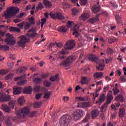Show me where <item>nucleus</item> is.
I'll list each match as a JSON object with an SVG mask.
<instances>
[{"mask_svg": "<svg viewBox=\"0 0 126 126\" xmlns=\"http://www.w3.org/2000/svg\"><path fill=\"white\" fill-rule=\"evenodd\" d=\"M126 114V111L125 110V109L121 108L120 110L119 111V116L120 117V118H123L125 115Z\"/></svg>", "mask_w": 126, "mask_h": 126, "instance_id": "33", "label": "nucleus"}, {"mask_svg": "<svg viewBox=\"0 0 126 126\" xmlns=\"http://www.w3.org/2000/svg\"><path fill=\"white\" fill-rule=\"evenodd\" d=\"M51 92L44 93V98H45V99H49L51 97Z\"/></svg>", "mask_w": 126, "mask_h": 126, "instance_id": "37", "label": "nucleus"}, {"mask_svg": "<svg viewBox=\"0 0 126 126\" xmlns=\"http://www.w3.org/2000/svg\"><path fill=\"white\" fill-rule=\"evenodd\" d=\"M106 63H112L113 61V58L109 57L107 59H105Z\"/></svg>", "mask_w": 126, "mask_h": 126, "instance_id": "47", "label": "nucleus"}, {"mask_svg": "<svg viewBox=\"0 0 126 126\" xmlns=\"http://www.w3.org/2000/svg\"><path fill=\"white\" fill-rule=\"evenodd\" d=\"M89 14L88 13H83L79 18L80 20H86L89 18Z\"/></svg>", "mask_w": 126, "mask_h": 126, "instance_id": "25", "label": "nucleus"}, {"mask_svg": "<svg viewBox=\"0 0 126 126\" xmlns=\"http://www.w3.org/2000/svg\"><path fill=\"white\" fill-rule=\"evenodd\" d=\"M22 79H23V76L17 77L14 78L15 81H18V80H20V81L17 83L18 85H23V84L25 83V81Z\"/></svg>", "mask_w": 126, "mask_h": 126, "instance_id": "16", "label": "nucleus"}, {"mask_svg": "<svg viewBox=\"0 0 126 126\" xmlns=\"http://www.w3.org/2000/svg\"><path fill=\"white\" fill-rule=\"evenodd\" d=\"M115 19L117 23H121L122 22V18L118 15L115 16Z\"/></svg>", "mask_w": 126, "mask_h": 126, "instance_id": "39", "label": "nucleus"}, {"mask_svg": "<svg viewBox=\"0 0 126 126\" xmlns=\"http://www.w3.org/2000/svg\"><path fill=\"white\" fill-rule=\"evenodd\" d=\"M10 31H15L16 32H20V29L18 28H15L13 27H11L10 28Z\"/></svg>", "mask_w": 126, "mask_h": 126, "instance_id": "38", "label": "nucleus"}, {"mask_svg": "<svg viewBox=\"0 0 126 126\" xmlns=\"http://www.w3.org/2000/svg\"><path fill=\"white\" fill-rule=\"evenodd\" d=\"M103 72H96L95 73L94 75V77L95 78H100V77H101V76H103Z\"/></svg>", "mask_w": 126, "mask_h": 126, "instance_id": "32", "label": "nucleus"}, {"mask_svg": "<svg viewBox=\"0 0 126 126\" xmlns=\"http://www.w3.org/2000/svg\"><path fill=\"white\" fill-rule=\"evenodd\" d=\"M73 30L74 32H73V35H75L76 37H77L78 35V30H79V25H75L74 27L73 28Z\"/></svg>", "mask_w": 126, "mask_h": 126, "instance_id": "17", "label": "nucleus"}, {"mask_svg": "<svg viewBox=\"0 0 126 126\" xmlns=\"http://www.w3.org/2000/svg\"><path fill=\"white\" fill-rule=\"evenodd\" d=\"M10 58L11 59V60H16V58L14 57V54H10Z\"/></svg>", "mask_w": 126, "mask_h": 126, "instance_id": "64", "label": "nucleus"}, {"mask_svg": "<svg viewBox=\"0 0 126 126\" xmlns=\"http://www.w3.org/2000/svg\"><path fill=\"white\" fill-rule=\"evenodd\" d=\"M82 84H86L88 83V81H87V78L86 77H83L82 78V81H81Z\"/></svg>", "mask_w": 126, "mask_h": 126, "instance_id": "41", "label": "nucleus"}, {"mask_svg": "<svg viewBox=\"0 0 126 126\" xmlns=\"http://www.w3.org/2000/svg\"><path fill=\"white\" fill-rule=\"evenodd\" d=\"M108 42L109 44H112V43H114V42H115V40L113 38H111L108 40Z\"/></svg>", "mask_w": 126, "mask_h": 126, "instance_id": "63", "label": "nucleus"}, {"mask_svg": "<svg viewBox=\"0 0 126 126\" xmlns=\"http://www.w3.org/2000/svg\"><path fill=\"white\" fill-rule=\"evenodd\" d=\"M42 105V102H36L34 103L33 106L34 108H40Z\"/></svg>", "mask_w": 126, "mask_h": 126, "instance_id": "40", "label": "nucleus"}, {"mask_svg": "<svg viewBox=\"0 0 126 126\" xmlns=\"http://www.w3.org/2000/svg\"><path fill=\"white\" fill-rule=\"evenodd\" d=\"M50 16L53 19H59L60 20L64 19L63 14L61 12H56V13L50 12Z\"/></svg>", "mask_w": 126, "mask_h": 126, "instance_id": "9", "label": "nucleus"}, {"mask_svg": "<svg viewBox=\"0 0 126 126\" xmlns=\"http://www.w3.org/2000/svg\"><path fill=\"white\" fill-rule=\"evenodd\" d=\"M56 46L57 48H62L63 47V44L62 43H56Z\"/></svg>", "mask_w": 126, "mask_h": 126, "instance_id": "58", "label": "nucleus"}, {"mask_svg": "<svg viewBox=\"0 0 126 126\" xmlns=\"http://www.w3.org/2000/svg\"><path fill=\"white\" fill-rule=\"evenodd\" d=\"M106 100V95H105V94H102L100 96L98 100L96 101V103H98L99 105H101L103 102H104Z\"/></svg>", "mask_w": 126, "mask_h": 126, "instance_id": "18", "label": "nucleus"}, {"mask_svg": "<svg viewBox=\"0 0 126 126\" xmlns=\"http://www.w3.org/2000/svg\"><path fill=\"white\" fill-rule=\"evenodd\" d=\"M89 21L91 24H94L96 21H99V15H96L95 18L90 19Z\"/></svg>", "mask_w": 126, "mask_h": 126, "instance_id": "24", "label": "nucleus"}, {"mask_svg": "<svg viewBox=\"0 0 126 126\" xmlns=\"http://www.w3.org/2000/svg\"><path fill=\"white\" fill-rule=\"evenodd\" d=\"M30 109L29 107H24L21 111L17 110L16 111V114L20 118H25V115H28L29 114V111Z\"/></svg>", "mask_w": 126, "mask_h": 126, "instance_id": "5", "label": "nucleus"}, {"mask_svg": "<svg viewBox=\"0 0 126 126\" xmlns=\"http://www.w3.org/2000/svg\"><path fill=\"white\" fill-rule=\"evenodd\" d=\"M43 3L46 8H51L52 7V3L48 0H43Z\"/></svg>", "mask_w": 126, "mask_h": 126, "instance_id": "26", "label": "nucleus"}, {"mask_svg": "<svg viewBox=\"0 0 126 126\" xmlns=\"http://www.w3.org/2000/svg\"><path fill=\"white\" fill-rule=\"evenodd\" d=\"M40 88L41 87H40L39 86H35L33 87V90L36 92H38V91H40Z\"/></svg>", "mask_w": 126, "mask_h": 126, "instance_id": "50", "label": "nucleus"}, {"mask_svg": "<svg viewBox=\"0 0 126 126\" xmlns=\"http://www.w3.org/2000/svg\"><path fill=\"white\" fill-rule=\"evenodd\" d=\"M120 81L122 82H126V78L125 77L122 76L120 78Z\"/></svg>", "mask_w": 126, "mask_h": 126, "instance_id": "59", "label": "nucleus"}, {"mask_svg": "<svg viewBox=\"0 0 126 126\" xmlns=\"http://www.w3.org/2000/svg\"><path fill=\"white\" fill-rule=\"evenodd\" d=\"M116 101H120V102H124V96L122 94H119L115 97Z\"/></svg>", "mask_w": 126, "mask_h": 126, "instance_id": "28", "label": "nucleus"}, {"mask_svg": "<svg viewBox=\"0 0 126 126\" xmlns=\"http://www.w3.org/2000/svg\"><path fill=\"white\" fill-rule=\"evenodd\" d=\"M43 7L44 5H43L42 3H39L36 7V10H38L39 9H42V8H43Z\"/></svg>", "mask_w": 126, "mask_h": 126, "instance_id": "46", "label": "nucleus"}, {"mask_svg": "<svg viewBox=\"0 0 126 126\" xmlns=\"http://www.w3.org/2000/svg\"><path fill=\"white\" fill-rule=\"evenodd\" d=\"M46 22L47 19L46 18H43L41 19V27H43L44 26V24H45Z\"/></svg>", "mask_w": 126, "mask_h": 126, "instance_id": "55", "label": "nucleus"}, {"mask_svg": "<svg viewBox=\"0 0 126 126\" xmlns=\"http://www.w3.org/2000/svg\"><path fill=\"white\" fill-rule=\"evenodd\" d=\"M113 53H114V51L113 50V49H112L110 48H108L107 49L106 54L107 55H112V54H113Z\"/></svg>", "mask_w": 126, "mask_h": 126, "instance_id": "42", "label": "nucleus"}, {"mask_svg": "<svg viewBox=\"0 0 126 126\" xmlns=\"http://www.w3.org/2000/svg\"><path fill=\"white\" fill-rule=\"evenodd\" d=\"M92 11L93 13H97L100 11V5H99V2H97V4L94 5L92 8Z\"/></svg>", "mask_w": 126, "mask_h": 126, "instance_id": "13", "label": "nucleus"}, {"mask_svg": "<svg viewBox=\"0 0 126 126\" xmlns=\"http://www.w3.org/2000/svg\"><path fill=\"white\" fill-rule=\"evenodd\" d=\"M74 46H75V44L74 43V40H71L68 41L66 42L64 48H63L62 50L60 51V54L61 55H65V54H67V53H68V51H67V50L73 49Z\"/></svg>", "mask_w": 126, "mask_h": 126, "instance_id": "1", "label": "nucleus"}, {"mask_svg": "<svg viewBox=\"0 0 126 126\" xmlns=\"http://www.w3.org/2000/svg\"><path fill=\"white\" fill-rule=\"evenodd\" d=\"M91 115L93 119H94V118H96V117H98L99 115V111L97 110H93L91 112Z\"/></svg>", "mask_w": 126, "mask_h": 126, "instance_id": "27", "label": "nucleus"}, {"mask_svg": "<svg viewBox=\"0 0 126 126\" xmlns=\"http://www.w3.org/2000/svg\"><path fill=\"white\" fill-rule=\"evenodd\" d=\"M49 79L50 81H52V82H55V81H59V80H60V76L59 74H56L55 76H51Z\"/></svg>", "mask_w": 126, "mask_h": 126, "instance_id": "23", "label": "nucleus"}, {"mask_svg": "<svg viewBox=\"0 0 126 126\" xmlns=\"http://www.w3.org/2000/svg\"><path fill=\"white\" fill-rule=\"evenodd\" d=\"M6 36V37L5 41L6 43L8 44V45H10L11 46L15 45L16 41H15V39H14V37L12 34L10 33H7Z\"/></svg>", "mask_w": 126, "mask_h": 126, "instance_id": "6", "label": "nucleus"}, {"mask_svg": "<svg viewBox=\"0 0 126 126\" xmlns=\"http://www.w3.org/2000/svg\"><path fill=\"white\" fill-rule=\"evenodd\" d=\"M9 106L11 108V109H14V106L16 105V103L15 100H11L9 103Z\"/></svg>", "mask_w": 126, "mask_h": 126, "instance_id": "34", "label": "nucleus"}, {"mask_svg": "<svg viewBox=\"0 0 126 126\" xmlns=\"http://www.w3.org/2000/svg\"><path fill=\"white\" fill-rule=\"evenodd\" d=\"M72 12L73 14L74 15L78 13V9H77L75 8H74L72 9Z\"/></svg>", "mask_w": 126, "mask_h": 126, "instance_id": "53", "label": "nucleus"}, {"mask_svg": "<svg viewBox=\"0 0 126 126\" xmlns=\"http://www.w3.org/2000/svg\"><path fill=\"white\" fill-rule=\"evenodd\" d=\"M27 70V69L26 68V67H21L19 69V71L20 72H24V71H26Z\"/></svg>", "mask_w": 126, "mask_h": 126, "instance_id": "49", "label": "nucleus"}, {"mask_svg": "<svg viewBox=\"0 0 126 126\" xmlns=\"http://www.w3.org/2000/svg\"><path fill=\"white\" fill-rule=\"evenodd\" d=\"M25 26V24H24V23H22L18 25V27H20V28H22L23 26Z\"/></svg>", "mask_w": 126, "mask_h": 126, "instance_id": "61", "label": "nucleus"}, {"mask_svg": "<svg viewBox=\"0 0 126 126\" xmlns=\"http://www.w3.org/2000/svg\"><path fill=\"white\" fill-rule=\"evenodd\" d=\"M89 106V103L87 102H83L82 103V108H87Z\"/></svg>", "mask_w": 126, "mask_h": 126, "instance_id": "54", "label": "nucleus"}, {"mask_svg": "<svg viewBox=\"0 0 126 126\" xmlns=\"http://www.w3.org/2000/svg\"><path fill=\"white\" fill-rule=\"evenodd\" d=\"M41 96H42V94H36L35 95V99H36V100H39L40 98H41Z\"/></svg>", "mask_w": 126, "mask_h": 126, "instance_id": "57", "label": "nucleus"}, {"mask_svg": "<svg viewBox=\"0 0 126 126\" xmlns=\"http://www.w3.org/2000/svg\"><path fill=\"white\" fill-rule=\"evenodd\" d=\"M24 93H26L27 94H30L31 92H32V87H28L24 89Z\"/></svg>", "mask_w": 126, "mask_h": 126, "instance_id": "30", "label": "nucleus"}, {"mask_svg": "<svg viewBox=\"0 0 126 126\" xmlns=\"http://www.w3.org/2000/svg\"><path fill=\"white\" fill-rule=\"evenodd\" d=\"M67 30H68V28H67V26H62V27L58 28L59 32L61 33H66Z\"/></svg>", "mask_w": 126, "mask_h": 126, "instance_id": "21", "label": "nucleus"}, {"mask_svg": "<svg viewBox=\"0 0 126 126\" xmlns=\"http://www.w3.org/2000/svg\"><path fill=\"white\" fill-rule=\"evenodd\" d=\"M10 99H11L10 95L0 93V102H6V101H9Z\"/></svg>", "mask_w": 126, "mask_h": 126, "instance_id": "12", "label": "nucleus"}, {"mask_svg": "<svg viewBox=\"0 0 126 126\" xmlns=\"http://www.w3.org/2000/svg\"><path fill=\"white\" fill-rule=\"evenodd\" d=\"M25 28L24 30H27L28 28H30V26H31V25L29 23H27L26 24H25Z\"/></svg>", "mask_w": 126, "mask_h": 126, "instance_id": "52", "label": "nucleus"}, {"mask_svg": "<svg viewBox=\"0 0 126 126\" xmlns=\"http://www.w3.org/2000/svg\"><path fill=\"white\" fill-rule=\"evenodd\" d=\"M1 50H4V51H7L9 50V47L6 45H1Z\"/></svg>", "mask_w": 126, "mask_h": 126, "instance_id": "44", "label": "nucleus"}, {"mask_svg": "<svg viewBox=\"0 0 126 126\" xmlns=\"http://www.w3.org/2000/svg\"><path fill=\"white\" fill-rule=\"evenodd\" d=\"M96 67L99 70H103L104 69V64L102 63V61L99 60L96 65Z\"/></svg>", "mask_w": 126, "mask_h": 126, "instance_id": "22", "label": "nucleus"}, {"mask_svg": "<svg viewBox=\"0 0 126 126\" xmlns=\"http://www.w3.org/2000/svg\"><path fill=\"white\" fill-rule=\"evenodd\" d=\"M78 46L79 47H82L83 46V40H79L78 42Z\"/></svg>", "mask_w": 126, "mask_h": 126, "instance_id": "56", "label": "nucleus"}, {"mask_svg": "<svg viewBox=\"0 0 126 126\" xmlns=\"http://www.w3.org/2000/svg\"><path fill=\"white\" fill-rule=\"evenodd\" d=\"M42 81L43 80H42V79L40 78H35L33 79V82L35 84H40V83H42Z\"/></svg>", "mask_w": 126, "mask_h": 126, "instance_id": "29", "label": "nucleus"}, {"mask_svg": "<svg viewBox=\"0 0 126 126\" xmlns=\"http://www.w3.org/2000/svg\"><path fill=\"white\" fill-rule=\"evenodd\" d=\"M19 12V9L17 7H9L8 8L7 12H5V16L9 18L11 16H13V15L16 14Z\"/></svg>", "mask_w": 126, "mask_h": 126, "instance_id": "3", "label": "nucleus"}, {"mask_svg": "<svg viewBox=\"0 0 126 126\" xmlns=\"http://www.w3.org/2000/svg\"><path fill=\"white\" fill-rule=\"evenodd\" d=\"M112 90L114 91V95H118L119 92H120V91L117 88H113Z\"/></svg>", "mask_w": 126, "mask_h": 126, "instance_id": "45", "label": "nucleus"}, {"mask_svg": "<svg viewBox=\"0 0 126 126\" xmlns=\"http://www.w3.org/2000/svg\"><path fill=\"white\" fill-rule=\"evenodd\" d=\"M22 91V90L21 89V87H14L13 88V93L14 95H19V94H20Z\"/></svg>", "mask_w": 126, "mask_h": 126, "instance_id": "15", "label": "nucleus"}, {"mask_svg": "<svg viewBox=\"0 0 126 126\" xmlns=\"http://www.w3.org/2000/svg\"><path fill=\"white\" fill-rule=\"evenodd\" d=\"M71 118L68 115L63 116L60 120V125L61 126H68L70 122Z\"/></svg>", "mask_w": 126, "mask_h": 126, "instance_id": "4", "label": "nucleus"}, {"mask_svg": "<svg viewBox=\"0 0 126 126\" xmlns=\"http://www.w3.org/2000/svg\"><path fill=\"white\" fill-rule=\"evenodd\" d=\"M74 61V57L70 56L68 57L60 65L61 66H67L69 63H71Z\"/></svg>", "mask_w": 126, "mask_h": 126, "instance_id": "11", "label": "nucleus"}, {"mask_svg": "<svg viewBox=\"0 0 126 126\" xmlns=\"http://www.w3.org/2000/svg\"><path fill=\"white\" fill-rule=\"evenodd\" d=\"M89 60L92 61V62H95L96 63H98L100 62L99 58L96 57L95 55L91 54L88 57Z\"/></svg>", "mask_w": 126, "mask_h": 126, "instance_id": "14", "label": "nucleus"}, {"mask_svg": "<svg viewBox=\"0 0 126 126\" xmlns=\"http://www.w3.org/2000/svg\"><path fill=\"white\" fill-rule=\"evenodd\" d=\"M48 75H49V74H42V75H41V77L42 78H47V77H48Z\"/></svg>", "mask_w": 126, "mask_h": 126, "instance_id": "62", "label": "nucleus"}, {"mask_svg": "<svg viewBox=\"0 0 126 126\" xmlns=\"http://www.w3.org/2000/svg\"><path fill=\"white\" fill-rule=\"evenodd\" d=\"M43 85L45 87H50L52 85V83L48 81L47 80H45L43 82Z\"/></svg>", "mask_w": 126, "mask_h": 126, "instance_id": "31", "label": "nucleus"}, {"mask_svg": "<svg viewBox=\"0 0 126 126\" xmlns=\"http://www.w3.org/2000/svg\"><path fill=\"white\" fill-rule=\"evenodd\" d=\"M89 120V116L87 115L85 117V118L83 120V123H86V122H87Z\"/></svg>", "mask_w": 126, "mask_h": 126, "instance_id": "60", "label": "nucleus"}, {"mask_svg": "<svg viewBox=\"0 0 126 126\" xmlns=\"http://www.w3.org/2000/svg\"><path fill=\"white\" fill-rule=\"evenodd\" d=\"M80 1H81V5L84 6V5H86L88 1V0H80Z\"/></svg>", "mask_w": 126, "mask_h": 126, "instance_id": "48", "label": "nucleus"}, {"mask_svg": "<svg viewBox=\"0 0 126 126\" xmlns=\"http://www.w3.org/2000/svg\"><path fill=\"white\" fill-rule=\"evenodd\" d=\"M114 99L113 97V94H108L106 96V101L105 102L104 104L102 106L100 111L102 113H105L106 112V110H107V107H108V105L111 104L112 102V100Z\"/></svg>", "mask_w": 126, "mask_h": 126, "instance_id": "2", "label": "nucleus"}, {"mask_svg": "<svg viewBox=\"0 0 126 126\" xmlns=\"http://www.w3.org/2000/svg\"><path fill=\"white\" fill-rule=\"evenodd\" d=\"M84 112L81 109H78L76 110L73 114V120L78 121L82 118Z\"/></svg>", "mask_w": 126, "mask_h": 126, "instance_id": "10", "label": "nucleus"}, {"mask_svg": "<svg viewBox=\"0 0 126 126\" xmlns=\"http://www.w3.org/2000/svg\"><path fill=\"white\" fill-rule=\"evenodd\" d=\"M1 109L5 113H10V111H11V110H10V107L5 104H2Z\"/></svg>", "mask_w": 126, "mask_h": 126, "instance_id": "20", "label": "nucleus"}, {"mask_svg": "<svg viewBox=\"0 0 126 126\" xmlns=\"http://www.w3.org/2000/svg\"><path fill=\"white\" fill-rule=\"evenodd\" d=\"M30 39L29 37L22 35L20 37V40L18 41L19 47H25L26 43L28 42Z\"/></svg>", "mask_w": 126, "mask_h": 126, "instance_id": "7", "label": "nucleus"}, {"mask_svg": "<svg viewBox=\"0 0 126 126\" xmlns=\"http://www.w3.org/2000/svg\"><path fill=\"white\" fill-rule=\"evenodd\" d=\"M29 21L31 25H34V24H35V18H34V17H32L30 18L29 19Z\"/></svg>", "mask_w": 126, "mask_h": 126, "instance_id": "36", "label": "nucleus"}, {"mask_svg": "<svg viewBox=\"0 0 126 126\" xmlns=\"http://www.w3.org/2000/svg\"><path fill=\"white\" fill-rule=\"evenodd\" d=\"M18 103L20 104V105H22L24 103H25V100L24 99V97L21 96L18 100Z\"/></svg>", "mask_w": 126, "mask_h": 126, "instance_id": "35", "label": "nucleus"}, {"mask_svg": "<svg viewBox=\"0 0 126 126\" xmlns=\"http://www.w3.org/2000/svg\"><path fill=\"white\" fill-rule=\"evenodd\" d=\"M36 31H37V30L36 29H32L30 30L28 32L29 33H30V32H32V34H29L28 36L29 37H36L37 36V33H36Z\"/></svg>", "mask_w": 126, "mask_h": 126, "instance_id": "19", "label": "nucleus"}, {"mask_svg": "<svg viewBox=\"0 0 126 126\" xmlns=\"http://www.w3.org/2000/svg\"><path fill=\"white\" fill-rule=\"evenodd\" d=\"M11 120V117L8 116L4 117V116L2 115V112L0 111V122H3V121H4L6 126H9L11 125V122H10Z\"/></svg>", "mask_w": 126, "mask_h": 126, "instance_id": "8", "label": "nucleus"}, {"mask_svg": "<svg viewBox=\"0 0 126 126\" xmlns=\"http://www.w3.org/2000/svg\"><path fill=\"white\" fill-rule=\"evenodd\" d=\"M72 23H73V22L69 21L67 23V25L66 26H67V27L68 28H69V27H71V26H72Z\"/></svg>", "mask_w": 126, "mask_h": 126, "instance_id": "51", "label": "nucleus"}, {"mask_svg": "<svg viewBox=\"0 0 126 126\" xmlns=\"http://www.w3.org/2000/svg\"><path fill=\"white\" fill-rule=\"evenodd\" d=\"M13 78V74H9L8 75H7L5 77V79L6 80L12 79Z\"/></svg>", "mask_w": 126, "mask_h": 126, "instance_id": "43", "label": "nucleus"}]
</instances>
